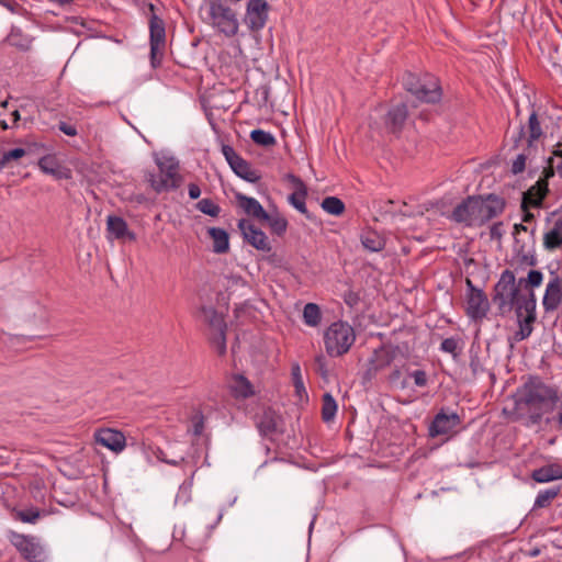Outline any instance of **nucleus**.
<instances>
[{"label":"nucleus","instance_id":"33","mask_svg":"<svg viewBox=\"0 0 562 562\" xmlns=\"http://www.w3.org/2000/svg\"><path fill=\"white\" fill-rule=\"evenodd\" d=\"M40 169L47 175H52L56 178L61 177V170L58 161L54 156L47 155L38 160Z\"/></svg>","mask_w":562,"mask_h":562},{"label":"nucleus","instance_id":"13","mask_svg":"<svg viewBox=\"0 0 562 562\" xmlns=\"http://www.w3.org/2000/svg\"><path fill=\"white\" fill-rule=\"evenodd\" d=\"M461 423L460 416L441 409L431 422L428 432L431 438L451 434Z\"/></svg>","mask_w":562,"mask_h":562},{"label":"nucleus","instance_id":"3","mask_svg":"<svg viewBox=\"0 0 562 562\" xmlns=\"http://www.w3.org/2000/svg\"><path fill=\"white\" fill-rule=\"evenodd\" d=\"M522 281L516 280L515 273L512 270H504L499 280L494 285V293L492 301L497 305L502 314L516 310L517 316L522 315L525 303L529 300L536 301L533 291H525L522 289Z\"/></svg>","mask_w":562,"mask_h":562},{"label":"nucleus","instance_id":"20","mask_svg":"<svg viewBox=\"0 0 562 562\" xmlns=\"http://www.w3.org/2000/svg\"><path fill=\"white\" fill-rule=\"evenodd\" d=\"M288 179L294 186V192L289 196V202L307 218H310L308 211L305 205V198L307 195V188L304 182L294 175H288Z\"/></svg>","mask_w":562,"mask_h":562},{"label":"nucleus","instance_id":"15","mask_svg":"<svg viewBox=\"0 0 562 562\" xmlns=\"http://www.w3.org/2000/svg\"><path fill=\"white\" fill-rule=\"evenodd\" d=\"M418 100L427 103H437L441 100L442 91L437 78L431 75H424L417 91L413 94Z\"/></svg>","mask_w":562,"mask_h":562},{"label":"nucleus","instance_id":"37","mask_svg":"<svg viewBox=\"0 0 562 562\" xmlns=\"http://www.w3.org/2000/svg\"><path fill=\"white\" fill-rule=\"evenodd\" d=\"M250 138L255 144L263 147H272L277 144L274 136L263 130H254L250 133Z\"/></svg>","mask_w":562,"mask_h":562},{"label":"nucleus","instance_id":"17","mask_svg":"<svg viewBox=\"0 0 562 562\" xmlns=\"http://www.w3.org/2000/svg\"><path fill=\"white\" fill-rule=\"evenodd\" d=\"M490 310V303L486 294L481 291L469 293L467 297V314L472 319H482Z\"/></svg>","mask_w":562,"mask_h":562},{"label":"nucleus","instance_id":"32","mask_svg":"<svg viewBox=\"0 0 562 562\" xmlns=\"http://www.w3.org/2000/svg\"><path fill=\"white\" fill-rule=\"evenodd\" d=\"M304 323L311 327H316L321 324L322 312L317 304L307 303L303 310Z\"/></svg>","mask_w":562,"mask_h":562},{"label":"nucleus","instance_id":"11","mask_svg":"<svg viewBox=\"0 0 562 562\" xmlns=\"http://www.w3.org/2000/svg\"><path fill=\"white\" fill-rule=\"evenodd\" d=\"M222 154L232 170L241 179L252 183L261 179L260 172L254 169L251 165L238 155L232 146L223 145Z\"/></svg>","mask_w":562,"mask_h":562},{"label":"nucleus","instance_id":"24","mask_svg":"<svg viewBox=\"0 0 562 562\" xmlns=\"http://www.w3.org/2000/svg\"><path fill=\"white\" fill-rule=\"evenodd\" d=\"M106 229L109 234L116 239H136V235L128 229L126 221L120 216L109 215L106 220Z\"/></svg>","mask_w":562,"mask_h":562},{"label":"nucleus","instance_id":"29","mask_svg":"<svg viewBox=\"0 0 562 562\" xmlns=\"http://www.w3.org/2000/svg\"><path fill=\"white\" fill-rule=\"evenodd\" d=\"M209 235L213 240V251L216 254H226L229 250L228 234L223 228H209Z\"/></svg>","mask_w":562,"mask_h":562},{"label":"nucleus","instance_id":"39","mask_svg":"<svg viewBox=\"0 0 562 562\" xmlns=\"http://www.w3.org/2000/svg\"><path fill=\"white\" fill-rule=\"evenodd\" d=\"M543 276L539 270H530L527 278H520L522 281V289L525 291H533L532 288L539 286L542 282Z\"/></svg>","mask_w":562,"mask_h":562},{"label":"nucleus","instance_id":"21","mask_svg":"<svg viewBox=\"0 0 562 562\" xmlns=\"http://www.w3.org/2000/svg\"><path fill=\"white\" fill-rule=\"evenodd\" d=\"M237 204L243 211L259 222H262L263 218H268V212L262 207V205L254 198L247 196L243 193H236L235 195Z\"/></svg>","mask_w":562,"mask_h":562},{"label":"nucleus","instance_id":"38","mask_svg":"<svg viewBox=\"0 0 562 562\" xmlns=\"http://www.w3.org/2000/svg\"><path fill=\"white\" fill-rule=\"evenodd\" d=\"M291 376H292V382H293V385L295 389V393L300 398H302V396L306 394V390L304 386L301 367L299 363L292 364Z\"/></svg>","mask_w":562,"mask_h":562},{"label":"nucleus","instance_id":"36","mask_svg":"<svg viewBox=\"0 0 562 562\" xmlns=\"http://www.w3.org/2000/svg\"><path fill=\"white\" fill-rule=\"evenodd\" d=\"M262 222L268 223L271 232L278 236L283 235L288 227V221L280 215H271L268 213V218H263Z\"/></svg>","mask_w":562,"mask_h":562},{"label":"nucleus","instance_id":"2","mask_svg":"<svg viewBox=\"0 0 562 562\" xmlns=\"http://www.w3.org/2000/svg\"><path fill=\"white\" fill-rule=\"evenodd\" d=\"M505 200L496 194L472 195L459 203L450 218L465 226H482L505 210Z\"/></svg>","mask_w":562,"mask_h":562},{"label":"nucleus","instance_id":"49","mask_svg":"<svg viewBox=\"0 0 562 562\" xmlns=\"http://www.w3.org/2000/svg\"><path fill=\"white\" fill-rule=\"evenodd\" d=\"M411 376L414 379V382L417 386H425L427 384V374L423 370H416L411 373Z\"/></svg>","mask_w":562,"mask_h":562},{"label":"nucleus","instance_id":"18","mask_svg":"<svg viewBox=\"0 0 562 562\" xmlns=\"http://www.w3.org/2000/svg\"><path fill=\"white\" fill-rule=\"evenodd\" d=\"M552 278L547 284L546 293L543 296V307L547 312L554 311L562 302V278L554 272H551Z\"/></svg>","mask_w":562,"mask_h":562},{"label":"nucleus","instance_id":"25","mask_svg":"<svg viewBox=\"0 0 562 562\" xmlns=\"http://www.w3.org/2000/svg\"><path fill=\"white\" fill-rule=\"evenodd\" d=\"M531 477L538 483H547L550 481L562 479V465L558 463H552L536 469L532 471Z\"/></svg>","mask_w":562,"mask_h":562},{"label":"nucleus","instance_id":"10","mask_svg":"<svg viewBox=\"0 0 562 562\" xmlns=\"http://www.w3.org/2000/svg\"><path fill=\"white\" fill-rule=\"evenodd\" d=\"M10 540L27 561L46 562V551L36 538L12 531Z\"/></svg>","mask_w":562,"mask_h":562},{"label":"nucleus","instance_id":"1","mask_svg":"<svg viewBox=\"0 0 562 562\" xmlns=\"http://www.w3.org/2000/svg\"><path fill=\"white\" fill-rule=\"evenodd\" d=\"M560 401L558 389L546 384L539 376H529L515 395L514 420L530 427L554 411Z\"/></svg>","mask_w":562,"mask_h":562},{"label":"nucleus","instance_id":"51","mask_svg":"<svg viewBox=\"0 0 562 562\" xmlns=\"http://www.w3.org/2000/svg\"><path fill=\"white\" fill-rule=\"evenodd\" d=\"M58 128L60 132L68 136H76L77 135V128L74 125H70L66 122H59Z\"/></svg>","mask_w":562,"mask_h":562},{"label":"nucleus","instance_id":"42","mask_svg":"<svg viewBox=\"0 0 562 562\" xmlns=\"http://www.w3.org/2000/svg\"><path fill=\"white\" fill-rule=\"evenodd\" d=\"M516 260L519 265L533 267L537 265V258L531 251H526L524 246L516 250Z\"/></svg>","mask_w":562,"mask_h":562},{"label":"nucleus","instance_id":"40","mask_svg":"<svg viewBox=\"0 0 562 562\" xmlns=\"http://www.w3.org/2000/svg\"><path fill=\"white\" fill-rule=\"evenodd\" d=\"M196 209L200 212H202L206 215H210L212 217H217L221 212V207L216 203H214L211 199L200 200L196 203Z\"/></svg>","mask_w":562,"mask_h":562},{"label":"nucleus","instance_id":"8","mask_svg":"<svg viewBox=\"0 0 562 562\" xmlns=\"http://www.w3.org/2000/svg\"><path fill=\"white\" fill-rule=\"evenodd\" d=\"M203 322L207 324L210 341L220 356L226 352V323L222 314L213 307H202Z\"/></svg>","mask_w":562,"mask_h":562},{"label":"nucleus","instance_id":"45","mask_svg":"<svg viewBox=\"0 0 562 562\" xmlns=\"http://www.w3.org/2000/svg\"><path fill=\"white\" fill-rule=\"evenodd\" d=\"M525 150H528L527 148ZM528 154L526 151L519 154L512 164V172L514 175L521 173L526 168Z\"/></svg>","mask_w":562,"mask_h":562},{"label":"nucleus","instance_id":"31","mask_svg":"<svg viewBox=\"0 0 562 562\" xmlns=\"http://www.w3.org/2000/svg\"><path fill=\"white\" fill-rule=\"evenodd\" d=\"M528 136L526 138L527 149L532 147V143L540 138L542 130L536 112H532L528 119Z\"/></svg>","mask_w":562,"mask_h":562},{"label":"nucleus","instance_id":"62","mask_svg":"<svg viewBox=\"0 0 562 562\" xmlns=\"http://www.w3.org/2000/svg\"><path fill=\"white\" fill-rule=\"evenodd\" d=\"M186 546L190 549L196 550L200 548V544L193 543V542H187Z\"/></svg>","mask_w":562,"mask_h":562},{"label":"nucleus","instance_id":"16","mask_svg":"<svg viewBox=\"0 0 562 562\" xmlns=\"http://www.w3.org/2000/svg\"><path fill=\"white\" fill-rule=\"evenodd\" d=\"M94 441L114 452H121L126 446L125 436L121 431L110 428L97 430Z\"/></svg>","mask_w":562,"mask_h":562},{"label":"nucleus","instance_id":"46","mask_svg":"<svg viewBox=\"0 0 562 562\" xmlns=\"http://www.w3.org/2000/svg\"><path fill=\"white\" fill-rule=\"evenodd\" d=\"M25 155V150L23 148H14L9 151H5L2 156L1 164L4 165L12 159H20Z\"/></svg>","mask_w":562,"mask_h":562},{"label":"nucleus","instance_id":"6","mask_svg":"<svg viewBox=\"0 0 562 562\" xmlns=\"http://www.w3.org/2000/svg\"><path fill=\"white\" fill-rule=\"evenodd\" d=\"M209 21L213 27L226 36H235L238 32L239 24L236 13L220 0H210Z\"/></svg>","mask_w":562,"mask_h":562},{"label":"nucleus","instance_id":"59","mask_svg":"<svg viewBox=\"0 0 562 562\" xmlns=\"http://www.w3.org/2000/svg\"><path fill=\"white\" fill-rule=\"evenodd\" d=\"M465 283L469 289V293H473L474 291H481V289H477L473 285L472 281L469 278L465 280Z\"/></svg>","mask_w":562,"mask_h":562},{"label":"nucleus","instance_id":"30","mask_svg":"<svg viewBox=\"0 0 562 562\" xmlns=\"http://www.w3.org/2000/svg\"><path fill=\"white\" fill-rule=\"evenodd\" d=\"M361 243L370 251H381L385 247V239L375 231H366L361 235Z\"/></svg>","mask_w":562,"mask_h":562},{"label":"nucleus","instance_id":"60","mask_svg":"<svg viewBox=\"0 0 562 562\" xmlns=\"http://www.w3.org/2000/svg\"><path fill=\"white\" fill-rule=\"evenodd\" d=\"M519 232H527V227L522 224H515L514 225V234H518Z\"/></svg>","mask_w":562,"mask_h":562},{"label":"nucleus","instance_id":"23","mask_svg":"<svg viewBox=\"0 0 562 562\" xmlns=\"http://www.w3.org/2000/svg\"><path fill=\"white\" fill-rule=\"evenodd\" d=\"M231 394L239 400L249 398L255 395L251 382L243 374H234L228 384Z\"/></svg>","mask_w":562,"mask_h":562},{"label":"nucleus","instance_id":"63","mask_svg":"<svg viewBox=\"0 0 562 562\" xmlns=\"http://www.w3.org/2000/svg\"><path fill=\"white\" fill-rule=\"evenodd\" d=\"M183 535H184V529H180V530H179V535L175 532V533L172 535V537H173L175 539H181Z\"/></svg>","mask_w":562,"mask_h":562},{"label":"nucleus","instance_id":"5","mask_svg":"<svg viewBox=\"0 0 562 562\" xmlns=\"http://www.w3.org/2000/svg\"><path fill=\"white\" fill-rule=\"evenodd\" d=\"M157 166L158 173H146V180L155 192L171 191L181 186L179 164L173 158L157 159Z\"/></svg>","mask_w":562,"mask_h":562},{"label":"nucleus","instance_id":"64","mask_svg":"<svg viewBox=\"0 0 562 562\" xmlns=\"http://www.w3.org/2000/svg\"><path fill=\"white\" fill-rule=\"evenodd\" d=\"M12 116H13L14 122H18V121L20 120V113H19V111H18V110H14V111L12 112Z\"/></svg>","mask_w":562,"mask_h":562},{"label":"nucleus","instance_id":"41","mask_svg":"<svg viewBox=\"0 0 562 562\" xmlns=\"http://www.w3.org/2000/svg\"><path fill=\"white\" fill-rule=\"evenodd\" d=\"M560 492V487H552L546 491H542L538 494L535 506L537 507H546L548 506L552 499H554Z\"/></svg>","mask_w":562,"mask_h":562},{"label":"nucleus","instance_id":"44","mask_svg":"<svg viewBox=\"0 0 562 562\" xmlns=\"http://www.w3.org/2000/svg\"><path fill=\"white\" fill-rule=\"evenodd\" d=\"M420 81H422V78L417 77L416 75H414L412 72H406L403 76V86L412 94H414L415 91H417V88L419 87Z\"/></svg>","mask_w":562,"mask_h":562},{"label":"nucleus","instance_id":"57","mask_svg":"<svg viewBox=\"0 0 562 562\" xmlns=\"http://www.w3.org/2000/svg\"><path fill=\"white\" fill-rule=\"evenodd\" d=\"M524 211V216H522V221L526 222V223H530L535 220V215L533 213H531L529 211V209H526V210H522Z\"/></svg>","mask_w":562,"mask_h":562},{"label":"nucleus","instance_id":"53","mask_svg":"<svg viewBox=\"0 0 562 562\" xmlns=\"http://www.w3.org/2000/svg\"><path fill=\"white\" fill-rule=\"evenodd\" d=\"M553 155L558 158H560L561 160L557 164V172L559 173V176L562 178V144L559 143L557 145V149L553 151Z\"/></svg>","mask_w":562,"mask_h":562},{"label":"nucleus","instance_id":"48","mask_svg":"<svg viewBox=\"0 0 562 562\" xmlns=\"http://www.w3.org/2000/svg\"><path fill=\"white\" fill-rule=\"evenodd\" d=\"M315 370L317 373H319L323 378L327 376V369H326V358L323 355H317L315 357Z\"/></svg>","mask_w":562,"mask_h":562},{"label":"nucleus","instance_id":"47","mask_svg":"<svg viewBox=\"0 0 562 562\" xmlns=\"http://www.w3.org/2000/svg\"><path fill=\"white\" fill-rule=\"evenodd\" d=\"M204 429V417L202 414H196L192 418V432L195 436H200Z\"/></svg>","mask_w":562,"mask_h":562},{"label":"nucleus","instance_id":"28","mask_svg":"<svg viewBox=\"0 0 562 562\" xmlns=\"http://www.w3.org/2000/svg\"><path fill=\"white\" fill-rule=\"evenodd\" d=\"M393 359L394 350H391L389 348H381L379 350H375L370 361L369 371H373L375 373L379 370H382L385 367L390 366Z\"/></svg>","mask_w":562,"mask_h":562},{"label":"nucleus","instance_id":"56","mask_svg":"<svg viewBox=\"0 0 562 562\" xmlns=\"http://www.w3.org/2000/svg\"><path fill=\"white\" fill-rule=\"evenodd\" d=\"M472 372L475 374L480 370V359L477 356H472L470 361Z\"/></svg>","mask_w":562,"mask_h":562},{"label":"nucleus","instance_id":"58","mask_svg":"<svg viewBox=\"0 0 562 562\" xmlns=\"http://www.w3.org/2000/svg\"><path fill=\"white\" fill-rule=\"evenodd\" d=\"M559 404V413L557 415V420L559 423V427L562 428V398L560 397V401L558 402Z\"/></svg>","mask_w":562,"mask_h":562},{"label":"nucleus","instance_id":"43","mask_svg":"<svg viewBox=\"0 0 562 562\" xmlns=\"http://www.w3.org/2000/svg\"><path fill=\"white\" fill-rule=\"evenodd\" d=\"M441 350L448 353H451L454 358L460 353L461 348L459 346V339L454 337H449L442 340Z\"/></svg>","mask_w":562,"mask_h":562},{"label":"nucleus","instance_id":"12","mask_svg":"<svg viewBox=\"0 0 562 562\" xmlns=\"http://www.w3.org/2000/svg\"><path fill=\"white\" fill-rule=\"evenodd\" d=\"M269 5L266 0H249L247 3L245 23L251 31H260L268 20Z\"/></svg>","mask_w":562,"mask_h":562},{"label":"nucleus","instance_id":"35","mask_svg":"<svg viewBox=\"0 0 562 562\" xmlns=\"http://www.w3.org/2000/svg\"><path fill=\"white\" fill-rule=\"evenodd\" d=\"M337 412V404L329 393H325L322 398V418L329 422L334 418Z\"/></svg>","mask_w":562,"mask_h":562},{"label":"nucleus","instance_id":"34","mask_svg":"<svg viewBox=\"0 0 562 562\" xmlns=\"http://www.w3.org/2000/svg\"><path fill=\"white\" fill-rule=\"evenodd\" d=\"M325 212L331 215H341L345 212V203L336 196H327L322 202Z\"/></svg>","mask_w":562,"mask_h":562},{"label":"nucleus","instance_id":"55","mask_svg":"<svg viewBox=\"0 0 562 562\" xmlns=\"http://www.w3.org/2000/svg\"><path fill=\"white\" fill-rule=\"evenodd\" d=\"M358 300H359L358 295H357L356 293L351 292V291H350V292H348V293L345 295V302H346V304H347V305H349V306H353V305H356V304H357V302H358Z\"/></svg>","mask_w":562,"mask_h":562},{"label":"nucleus","instance_id":"52","mask_svg":"<svg viewBox=\"0 0 562 562\" xmlns=\"http://www.w3.org/2000/svg\"><path fill=\"white\" fill-rule=\"evenodd\" d=\"M526 137V131L524 125H519L516 133L512 136V139L514 140L515 147H518L519 142L525 139Z\"/></svg>","mask_w":562,"mask_h":562},{"label":"nucleus","instance_id":"50","mask_svg":"<svg viewBox=\"0 0 562 562\" xmlns=\"http://www.w3.org/2000/svg\"><path fill=\"white\" fill-rule=\"evenodd\" d=\"M503 223L496 222L490 228V236L494 240H499L503 236Z\"/></svg>","mask_w":562,"mask_h":562},{"label":"nucleus","instance_id":"19","mask_svg":"<svg viewBox=\"0 0 562 562\" xmlns=\"http://www.w3.org/2000/svg\"><path fill=\"white\" fill-rule=\"evenodd\" d=\"M519 323V330L516 333L517 340L528 338L532 333V324L536 321V301L529 300L525 303L522 315L517 316Z\"/></svg>","mask_w":562,"mask_h":562},{"label":"nucleus","instance_id":"26","mask_svg":"<svg viewBox=\"0 0 562 562\" xmlns=\"http://www.w3.org/2000/svg\"><path fill=\"white\" fill-rule=\"evenodd\" d=\"M407 119V108L404 103L392 108L386 115L385 124L392 132L400 131Z\"/></svg>","mask_w":562,"mask_h":562},{"label":"nucleus","instance_id":"7","mask_svg":"<svg viewBox=\"0 0 562 562\" xmlns=\"http://www.w3.org/2000/svg\"><path fill=\"white\" fill-rule=\"evenodd\" d=\"M555 170L557 165L553 164V158H549L548 167L543 169L542 177L522 193L521 210L530 207L540 209L543 206V200L549 193L548 180L554 176Z\"/></svg>","mask_w":562,"mask_h":562},{"label":"nucleus","instance_id":"4","mask_svg":"<svg viewBox=\"0 0 562 562\" xmlns=\"http://www.w3.org/2000/svg\"><path fill=\"white\" fill-rule=\"evenodd\" d=\"M355 340L353 327L344 321L333 323L324 333L325 349L330 357H340L347 353Z\"/></svg>","mask_w":562,"mask_h":562},{"label":"nucleus","instance_id":"27","mask_svg":"<svg viewBox=\"0 0 562 562\" xmlns=\"http://www.w3.org/2000/svg\"><path fill=\"white\" fill-rule=\"evenodd\" d=\"M45 515H47L45 509H40L33 506L19 507L12 510L13 518L24 524H36L38 518Z\"/></svg>","mask_w":562,"mask_h":562},{"label":"nucleus","instance_id":"9","mask_svg":"<svg viewBox=\"0 0 562 562\" xmlns=\"http://www.w3.org/2000/svg\"><path fill=\"white\" fill-rule=\"evenodd\" d=\"M150 11L149 18V32H150V60L154 67L160 65L165 47H166V31L164 21L155 13V5L149 3Z\"/></svg>","mask_w":562,"mask_h":562},{"label":"nucleus","instance_id":"54","mask_svg":"<svg viewBox=\"0 0 562 562\" xmlns=\"http://www.w3.org/2000/svg\"><path fill=\"white\" fill-rule=\"evenodd\" d=\"M189 196L192 200H196L201 195V189L196 183H189L188 186Z\"/></svg>","mask_w":562,"mask_h":562},{"label":"nucleus","instance_id":"61","mask_svg":"<svg viewBox=\"0 0 562 562\" xmlns=\"http://www.w3.org/2000/svg\"><path fill=\"white\" fill-rule=\"evenodd\" d=\"M400 375H401V372H400V370H398V369H396V370H394V371L391 373L390 379H391L392 381H395V380H397V379L400 378Z\"/></svg>","mask_w":562,"mask_h":562},{"label":"nucleus","instance_id":"14","mask_svg":"<svg viewBox=\"0 0 562 562\" xmlns=\"http://www.w3.org/2000/svg\"><path fill=\"white\" fill-rule=\"evenodd\" d=\"M245 240L258 250L269 251L271 249L267 235L257 228L249 220L241 218L238 221Z\"/></svg>","mask_w":562,"mask_h":562},{"label":"nucleus","instance_id":"22","mask_svg":"<svg viewBox=\"0 0 562 562\" xmlns=\"http://www.w3.org/2000/svg\"><path fill=\"white\" fill-rule=\"evenodd\" d=\"M281 417L272 408H266L258 416L257 427L263 436L276 434L281 424Z\"/></svg>","mask_w":562,"mask_h":562}]
</instances>
